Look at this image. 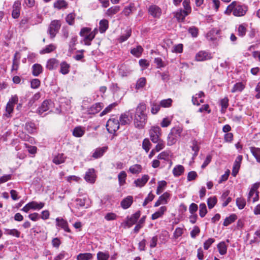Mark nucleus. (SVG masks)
<instances>
[{"instance_id": "obj_40", "label": "nucleus", "mask_w": 260, "mask_h": 260, "mask_svg": "<svg viewBox=\"0 0 260 260\" xmlns=\"http://www.w3.org/2000/svg\"><path fill=\"white\" fill-rule=\"evenodd\" d=\"M75 14L73 13L69 14L66 18V21L70 25H73L75 22Z\"/></svg>"}, {"instance_id": "obj_2", "label": "nucleus", "mask_w": 260, "mask_h": 260, "mask_svg": "<svg viewBox=\"0 0 260 260\" xmlns=\"http://www.w3.org/2000/svg\"><path fill=\"white\" fill-rule=\"evenodd\" d=\"M247 11V8L245 6L237 5L236 2H232L226 8L224 13L226 14H233L237 17L244 16Z\"/></svg>"}, {"instance_id": "obj_29", "label": "nucleus", "mask_w": 260, "mask_h": 260, "mask_svg": "<svg viewBox=\"0 0 260 260\" xmlns=\"http://www.w3.org/2000/svg\"><path fill=\"white\" fill-rule=\"evenodd\" d=\"M108 28V21L106 19H102L100 22L99 30L101 33H103Z\"/></svg>"}, {"instance_id": "obj_17", "label": "nucleus", "mask_w": 260, "mask_h": 260, "mask_svg": "<svg viewBox=\"0 0 260 260\" xmlns=\"http://www.w3.org/2000/svg\"><path fill=\"white\" fill-rule=\"evenodd\" d=\"M133 202V197L132 196H128L121 201V206L124 209H127L131 206Z\"/></svg>"}, {"instance_id": "obj_3", "label": "nucleus", "mask_w": 260, "mask_h": 260, "mask_svg": "<svg viewBox=\"0 0 260 260\" xmlns=\"http://www.w3.org/2000/svg\"><path fill=\"white\" fill-rule=\"evenodd\" d=\"M61 25V21L59 20H52L48 27L47 33L51 39H54L56 34L59 31Z\"/></svg>"}, {"instance_id": "obj_59", "label": "nucleus", "mask_w": 260, "mask_h": 260, "mask_svg": "<svg viewBox=\"0 0 260 260\" xmlns=\"http://www.w3.org/2000/svg\"><path fill=\"white\" fill-rule=\"evenodd\" d=\"M167 185V182L165 181H161L158 182V185L156 190V193L159 194L163 190V188Z\"/></svg>"}, {"instance_id": "obj_64", "label": "nucleus", "mask_w": 260, "mask_h": 260, "mask_svg": "<svg viewBox=\"0 0 260 260\" xmlns=\"http://www.w3.org/2000/svg\"><path fill=\"white\" fill-rule=\"evenodd\" d=\"M198 175L195 171H190L188 173L187 175V180L188 181H190L192 180H194L197 177Z\"/></svg>"}, {"instance_id": "obj_37", "label": "nucleus", "mask_w": 260, "mask_h": 260, "mask_svg": "<svg viewBox=\"0 0 260 260\" xmlns=\"http://www.w3.org/2000/svg\"><path fill=\"white\" fill-rule=\"evenodd\" d=\"M143 51V49L141 46H138L136 48H134L132 49L131 51V53L136 57H139L142 52Z\"/></svg>"}, {"instance_id": "obj_30", "label": "nucleus", "mask_w": 260, "mask_h": 260, "mask_svg": "<svg viewBox=\"0 0 260 260\" xmlns=\"http://www.w3.org/2000/svg\"><path fill=\"white\" fill-rule=\"evenodd\" d=\"M65 159L66 157L64 156L63 154H58L54 157L53 162L56 165H59L64 162Z\"/></svg>"}, {"instance_id": "obj_53", "label": "nucleus", "mask_w": 260, "mask_h": 260, "mask_svg": "<svg viewBox=\"0 0 260 260\" xmlns=\"http://www.w3.org/2000/svg\"><path fill=\"white\" fill-rule=\"evenodd\" d=\"M170 196V194L168 192H166L159 197V199L162 204H166L168 203Z\"/></svg>"}, {"instance_id": "obj_31", "label": "nucleus", "mask_w": 260, "mask_h": 260, "mask_svg": "<svg viewBox=\"0 0 260 260\" xmlns=\"http://www.w3.org/2000/svg\"><path fill=\"white\" fill-rule=\"evenodd\" d=\"M42 72V67L40 64H35L32 66V74L35 76H38Z\"/></svg>"}, {"instance_id": "obj_21", "label": "nucleus", "mask_w": 260, "mask_h": 260, "mask_svg": "<svg viewBox=\"0 0 260 260\" xmlns=\"http://www.w3.org/2000/svg\"><path fill=\"white\" fill-rule=\"evenodd\" d=\"M184 172V168L183 166L179 165L175 167L173 170V174L178 177L181 175Z\"/></svg>"}, {"instance_id": "obj_51", "label": "nucleus", "mask_w": 260, "mask_h": 260, "mask_svg": "<svg viewBox=\"0 0 260 260\" xmlns=\"http://www.w3.org/2000/svg\"><path fill=\"white\" fill-rule=\"evenodd\" d=\"M236 204L239 209H242L245 206L246 202L244 199L238 198L236 200Z\"/></svg>"}, {"instance_id": "obj_49", "label": "nucleus", "mask_w": 260, "mask_h": 260, "mask_svg": "<svg viewBox=\"0 0 260 260\" xmlns=\"http://www.w3.org/2000/svg\"><path fill=\"white\" fill-rule=\"evenodd\" d=\"M151 146V144L148 139L146 138L143 140L142 142V148L146 152H148L149 151Z\"/></svg>"}, {"instance_id": "obj_9", "label": "nucleus", "mask_w": 260, "mask_h": 260, "mask_svg": "<svg viewBox=\"0 0 260 260\" xmlns=\"http://www.w3.org/2000/svg\"><path fill=\"white\" fill-rule=\"evenodd\" d=\"M242 158L243 157L242 155H238L234 162L232 172V175L234 177H235L237 175V173L239 172V170L240 167V164L242 161Z\"/></svg>"}, {"instance_id": "obj_26", "label": "nucleus", "mask_w": 260, "mask_h": 260, "mask_svg": "<svg viewBox=\"0 0 260 260\" xmlns=\"http://www.w3.org/2000/svg\"><path fill=\"white\" fill-rule=\"evenodd\" d=\"M250 151L254 157L256 159V161L260 163V148L251 147H250Z\"/></svg>"}, {"instance_id": "obj_28", "label": "nucleus", "mask_w": 260, "mask_h": 260, "mask_svg": "<svg viewBox=\"0 0 260 260\" xmlns=\"http://www.w3.org/2000/svg\"><path fill=\"white\" fill-rule=\"evenodd\" d=\"M92 258V254L90 253H80L77 256V260H91Z\"/></svg>"}, {"instance_id": "obj_10", "label": "nucleus", "mask_w": 260, "mask_h": 260, "mask_svg": "<svg viewBox=\"0 0 260 260\" xmlns=\"http://www.w3.org/2000/svg\"><path fill=\"white\" fill-rule=\"evenodd\" d=\"M21 9V3L19 1H16L13 6L12 16L13 18L16 19L20 16Z\"/></svg>"}, {"instance_id": "obj_23", "label": "nucleus", "mask_w": 260, "mask_h": 260, "mask_svg": "<svg viewBox=\"0 0 260 260\" xmlns=\"http://www.w3.org/2000/svg\"><path fill=\"white\" fill-rule=\"evenodd\" d=\"M219 32L218 30L212 29L206 35V38L208 40L214 41L216 40V35H217Z\"/></svg>"}, {"instance_id": "obj_34", "label": "nucleus", "mask_w": 260, "mask_h": 260, "mask_svg": "<svg viewBox=\"0 0 260 260\" xmlns=\"http://www.w3.org/2000/svg\"><path fill=\"white\" fill-rule=\"evenodd\" d=\"M56 49V46L53 44H50L46 46L43 49L41 50L40 52V54H43L46 53H49Z\"/></svg>"}, {"instance_id": "obj_63", "label": "nucleus", "mask_w": 260, "mask_h": 260, "mask_svg": "<svg viewBox=\"0 0 260 260\" xmlns=\"http://www.w3.org/2000/svg\"><path fill=\"white\" fill-rule=\"evenodd\" d=\"M171 123V119H170L168 117H166L162 119L161 122L160 123V125L162 127H167L169 125H170Z\"/></svg>"}, {"instance_id": "obj_18", "label": "nucleus", "mask_w": 260, "mask_h": 260, "mask_svg": "<svg viewBox=\"0 0 260 260\" xmlns=\"http://www.w3.org/2000/svg\"><path fill=\"white\" fill-rule=\"evenodd\" d=\"M50 101L45 100L42 104L41 106L38 109V113L40 115H42L44 112L47 111L49 109Z\"/></svg>"}, {"instance_id": "obj_12", "label": "nucleus", "mask_w": 260, "mask_h": 260, "mask_svg": "<svg viewBox=\"0 0 260 260\" xmlns=\"http://www.w3.org/2000/svg\"><path fill=\"white\" fill-rule=\"evenodd\" d=\"M190 147L191 148V150L194 152L193 154V158L196 157L198 154V152L200 150V146L199 143L198 142L197 140L196 139H193L190 142Z\"/></svg>"}, {"instance_id": "obj_6", "label": "nucleus", "mask_w": 260, "mask_h": 260, "mask_svg": "<svg viewBox=\"0 0 260 260\" xmlns=\"http://www.w3.org/2000/svg\"><path fill=\"white\" fill-rule=\"evenodd\" d=\"M148 13L154 18H159L161 14V10L156 5H151L148 9Z\"/></svg>"}, {"instance_id": "obj_1", "label": "nucleus", "mask_w": 260, "mask_h": 260, "mask_svg": "<svg viewBox=\"0 0 260 260\" xmlns=\"http://www.w3.org/2000/svg\"><path fill=\"white\" fill-rule=\"evenodd\" d=\"M146 109V106L144 103H140L137 106L134 119L136 127L142 128L144 126L146 120V115L145 114Z\"/></svg>"}, {"instance_id": "obj_20", "label": "nucleus", "mask_w": 260, "mask_h": 260, "mask_svg": "<svg viewBox=\"0 0 260 260\" xmlns=\"http://www.w3.org/2000/svg\"><path fill=\"white\" fill-rule=\"evenodd\" d=\"M167 208L165 206L161 207L157 211L155 212L152 215V219L155 220L161 217V216H162V215L164 214Z\"/></svg>"}, {"instance_id": "obj_55", "label": "nucleus", "mask_w": 260, "mask_h": 260, "mask_svg": "<svg viewBox=\"0 0 260 260\" xmlns=\"http://www.w3.org/2000/svg\"><path fill=\"white\" fill-rule=\"evenodd\" d=\"M246 32V27L243 24H241L238 28V35L240 37L245 35Z\"/></svg>"}, {"instance_id": "obj_54", "label": "nucleus", "mask_w": 260, "mask_h": 260, "mask_svg": "<svg viewBox=\"0 0 260 260\" xmlns=\"http://www.w3.org/2000/svg\"><path fill=\"white\" fill-rule=\"evenodd\" d=\"M156 143H157V145L154 148L156 152H158L160 151L165 147V143L162 139L159 140L158 142H156Z\"/></svg>"}, {"instance_id": "obj_56", "label": "nucleus", "mask_w": 260, "mask_h": 260, "mask_svg": "<svg viewBox=\"0 0 260 260\" xmlns=\"http://www.w3.org/2000/svg\"><path fill=\"white\" fill-rule=\"evenodd\" d=\"M116 104L113 103L109 105L107 107H106L100 114L101 116H103L108 113L110 112L111 110L116 106Z\"/></svg>"}, {"instance_id": "obj_35", "label": "nucleus", "mask_w": 260, "mask_h": 260, "mask_svg": "<svg viewBox=\"0 0 260 260\" xmlns=\"http://www.w3.org/2000/svg\"><path fill=\"white\" fill-rule=\"evenodd\" d=\"M237 219V216L236 215L233 214L231 215L230 216L226 217L223 222V225L224 226H228L232 222H234Z\"/></svg>"}, {"instance_id": "obj_62", "label": "nucleus", "mask_w": 260, "mask_h": 260, "mask_svg": "<svg viewBox=\"0 0 260 260\" xmlns=\"http://www.w3.org/2000/svg\"><path fill=\"white\" fill-rule=\"evenodd\" d=\"M117 216L114 213H108L105 216V219L107 221L113 220L116 219Z\"/></svg>"}, {"instance_id": "obj_4", "label": "nucleus", "mask_w": 260, "mask_h": 260, "mask_svg": "<svg viewBox=\"0 0 260 260\" xmlns=\"http://www.w3.org/2000/svg\"><path fill=\"white\" fill-rule=\"evenodd\" d=\"M119 120L112 118L108 120L106 124V128L109 133L113 134L119 129Z\"/></svg>"}, {"instance_id": "obj_22", "label": "nucleus", "mask_w": 260, "mask_h": 260, "mask_svg": "<svg viewBox=\"0 0 260 260\" xmlns=\"http://www.w3.org/2000/svg\"><path fill=\"white\" fill-rule=\"evenodd\" d=\"M85 133L84 128L81 126H77L76 127L73 131V135L74 136L76 137H81Z\"/></svg>"}, {"instance_id": "obj_16", "label": "nucleus", "mask_w": 260, "mask_h": 260, "mask_svg": "<svg viewBox=\"0 0 260 260\" xmlns=\"http://www.w3.org/2000/svg\"><path fill=\"white\" fill-rule=\"evenodd\" d=\"M108 147L107 146L98 148L92 154V157L95 159L102 157L104 153L107 150Z\"/></svg>"}, {"instance_id": "obj_60", "label": "nucleus", "mask_w": 260, "mask_h": 260, "mask_svg": "<svg viewBox=\"0 0 260 260\" xmlns=\"http://www.w3.org/2000/svg\"><path fill=\"white\" fill-rule=\"evenodd\" d=\"M155 196L150 192L148 196L145 198L143 203V206H145L147 205V204L150 202H151L154 198Z\"/></svg>"}, {"instance_id": "obj_25", "label": "nucleus", "mask_w": 260, "mask_h": 260, "mask_svg": "<svg viewBox=\"0 0 260 260\" xmlns=\"http://www.w3.org/2000/svg\"><path fill=\"white\" fill-rule=\"evenodd\" d=\"M182 131L183 127L179 125H177L172 127L170 133L173 134V135L175 136L176 137L178 138L181 136V134Z\"/></svg>"}, {"instance_id": "obj_47", "label": "nucleus", "mask_w": 260, "mask_h": 260, "mask_svg": "<svg viewBox=\"0 0 260 260\" xmlns=\"http://www.w3.org/2000/svg\"><path fill=\"white\" fill-rule=\"evenodd\" d=\"M120 10V7L115 6L108 9L107 11V14L108 15H113L116 14Z\"/></svg>"}, {"instance_id": "obj_13", "label": "nucleus", "mask_w": 260, "mask_h": 260, "mask_svg": "<svg viewBox=\"0 0 260 260\" xmlns=\"http://www.w3.org/2000/svg\"><path fill=\"white\" fill-rule=\"evenodd\" d=\"M56 221L57 222L56 225L57 226L63 229L66 232L69 233L71 232V230L68 227V224L66 220H64L63 218H57L56 219Z\"/></svg>"}, {"instance_id": "obj_41", "label": "nucleus", "mask_w": 260, "mask_h": 260, "mask_svg": "<svg viewBox=\"0 0 260 260\" xmlns=\"http://www.w3.org/2000/svg\"><path fill=\"white\" fill-rule=\"evenodd\" d=\"M173 100L170 99H167L161 100L159 104L161 107L163 108H169L172 106Z\"/></svg>"}, {"instance_id": "obj_32", "label": "nucleus", "mask_w": 260, "mask_h": 260, "mask_svg": "<svg viewBox=\"0 0 260 260\" xmlns=\"http://www.w3.org/2000/svg\"><path fill=\"white\" fill-rule=\"evenodd\" d=\"M5 234L8 235H11L16 237H19L20 235V232L15 229H5Z\"/></svg>"}, {"instance_id": "obj_45", "label": "nucleus", "mask_w": 260, "mask_h": 260, "mask_svg": "<svg viewBox=\"0 0 260 260\" xmlns=\"http://www.w3.org/2000/svg\"><path fill=\"white\" fill-rule=\"evenodd\" d=\"M84 44L87 46H89L91 44L90 42L94 38V34H91V32L88 34V35L84 36Z\"/></svg>"}, {"instance_id": "obj_57", "label": "nucleus", "mask_w": 260, "mask_h": 260, "mask_svg": "<svg viewBox=\"0 0 260 260\" xmlns=\"http://www.w3.org/2000/svg\"><path fill=\"white\" fill-rule=\"evenodd\" d=\"M217 203V199L215 197L210 198L208 199L207 204L209 209L214 207Z\"/></svg>"}, {"instance_id": "obj_48", "label": "nucleus", "mask_w": 260, "mask_h": 260, "mask_svg": "<svg viewBox=\"0 0 260 260\" xmlns=\"http://www.w3.org/2000/svg\"><path fill=\"white\" fill-rule=\"evenodd\" d=\"M108 252H103L100 251L97 253L98 260H108L109 258Z\"/></svg>"}, {"instance_id": "obj_43", "label": "nucleus", "mask_w": 260, "mask_h": 260, "mask_svg": "<svg viewBox=\"0 0 260 260\" xmlns=\"http://www.w3.org/2000/svg\"><path fill=\"white\" fill-rule=\"evenodd\" d=\"M151 113L153 114H155L159 111L161 106L160 105V104L153 102L151 104Z\"/></svg>"}, {"instance_id": "obj_36", "label": "nucleus", "mask_w": 260, "mask_h": 260, "mask_svg": "<svg viewBox=\"0 0 260 260\" xmlns=\"http://www.w3.org/2000/svg\"><path fill=\"white\" fill-rule=\"evenodd\" d=\"M28 204L31 209H41L44 206V203L42 202L38 203L32 201L28 203Z\"/></svg>"}, {"instance_id": "obj_24", "label": "nucleus", "mask_w": 260, "mask_h": 260, "mask_svg": "<svg viewBox=\"0 0 260 260\" xmlns=\"http://www.w3.org/2000/svg\"><path fill=\"white\" fill-rule=\"evenodd\" d=\"M68 3L64 0H58L54 3L53 6L57 9H65L68 7Z\"/></svg>"}, {"instance_id": "obj_39", "label": "nucleus", "mask_w": 260, "mask_h": 260, "mask_svg": "<svg viewBox=\"0 0 260 260\" xmlns=\"http://www.w3.org/2000/svg\"><path fill=\"white\" fill-rule=\"evenodd\" d=\"M70 66L66 62H62L60 63V72L63 74H67L69 72Z\"/></svg>"}, {"instance_id": "obj_7", "label": "nucleus", "mask_w": 260, "mask_h": 260, "mask_svg": "<svg viewBox=\"0 0 260 260\" xmlns=\"http://www.w3.org/2000/svg\"><path fill=\"white\" fill-rule=\"evenodd\" d=\"M96 175L93 169H89L86 172L84 179L87 182L93 183L95 181Z\"/></svg>"}, {"instance_id": "obj_14", "label": "nucleus", "mask_w": 260, "mask_h": 260, "mask_svg": "<svg viewBox=\"0 0 260 260\" xmlns=\"http://www.w3.org/2000/svg\"><path fill=\"white\" fill-rule=\"evenodd\" d=\"M103 107L102 103H98L93 105L87 110V112L89 114H95L102 109Z\"/></svg>"}, {"instance_id": "obj_27", "label": "nucleus", "mask_w": 260, "mask_h": 260, "mask_svg": "<svg viewBox=\"0 0 260 260\" xmlns=\"http://www.w3.org/2000/svg\"><path fill=\"white\" fill-rule=\"evenodd\" d=\"M142 167L140 165L135 164L131 166L129 168V172L132 174H139L142 171Z\"/></svg>"}, {"instance_id": "obj_19", "label": "nucleus", "mask_w": 260, "mask_h": 260, "mask_svg": "<svg viewBox=\"0 0 260 260\" xmlns=\"http://www.w3.org/2000/svg\"><path fill=\"white\" fill-rule=\"evenodd\" d=\"M189 12L184 10H180L175 13V17L179 21H183Z\"/></svg>"}, {"instance_id": "obj_33", "label": "nucleus", "mask_w": 260, "mask_h": 260, "mask_svg": "<svg viewBox=\"0 0 260 260\" xmlns=\"http://www.w3.org/2000/svg\"><path fill=\"white\" fill-rule=\"evenodd\" d=\"M178 138L175 136L173 135V134L169 133L168 137H167V145L169 146H172L175 144L177 141Z\"/></svg>"}, {"instance_id": "obj_8", "label": "nucleus", "mask_w": 260, "mask_h": 260, "mask_svg": "<svg viewBox=\"0 0 260 260\" xmlns=\"http://www.w3.org/2000/svg\"><path fill=\"white\" fill-rule=\"evenodd\" d=\"M211 58V54L205 51H200L196 55V60L198 61H203Z\"/></svg>"}, {"instance_id": "obj_46", "label": "nucleus", "mask_w": 260, "mask_h": 260, "mask_svg": "<svg viewBox=\"0 0 260 260\" xmlns=\"http://www.w3.org/2000/svg\"><path fill=\"white\" fill-rule=\"evenodd\" d=\"M126 174L124 171H121L118 175V181L120 185H123L125 182Z\"/></svg>"}, {"instance_id": "obj_5", "label": "nucleus", "mask_w": 260, "mask_h": 260, "mask_svg": "<svg viewBox=\"0 0 260 260\" xmlns=\"http://www.w3.org/2000/svg\"><path fill=\"white\" fill-rule=\"evenodd\" d=\"M161 129L158 126H153L149 131V136L151 141L153 143H156L160 140Z\"/></svg>"}, {"instance_id": "obj_50", "label": "nucleus", "mask_w": 260, "mask_h": 260, "mask_svg": "<svg viewBox=\"0 0 260 260\" xmlns=\"http://www.w3.org/2000/svg\"><path fill=\"white\" fill-rule=\"evenodd\" d=\"M199 214L201 217H203L205 216L207 212L206 204L202 203L200 205Z\"/></svg>"}, {"instance_id": "obj_38", "label": "nucleus", "mask_w": 260, "mask_h": 260, "mask_svg": "<svg viewBox=\"0 0 260 260\" xmlns=\"http://www.w3.org/2000/svg\"><path fill=\"white\" fill-rule=\"evenodd\" d=\"M217 248L220 254L224 255L226 253L227 247L224 242L219 243L217 245Z\"/></svg>"}, {"instance_id": "obj_52", "label": "nucleus", "mask_w": 260, "mask_h": 260, "mask_svg": "<svg viewBox=\"0 0 260 260\" xmlns=\"http://www.w3.org/2000/svg\"><path fill=\"white\" fill-rule=\"evenodd\" d=\"M146 79L145 78H140L136 84V88L138 89L143 88L146 84Z\"/></svg>"}, {"instance_id": "obj_58", "label": "nucleus", "mask_w": 260, "mask_h": 260, "mask_svg": "<svg viewBox=\"0 0 260 260\" xmlns=\"http://www.w3.org/2000/svg\"><path fill=\"white\" fill-rule=\"evenodd\" d=\"M131 30H127L126 34L122 35L119 38V42L122 43V42H123L127 40L128 39V38L131 36Z\"/></svg>"}, {"instance_id": "obj_15", "label": "nucleus", "mask_w": 260, "mask_h": 260, "mask_svg": "<svg viewBox=\"0 0 260 260\" xmlns=\"http://www.w3.org/2000/svg\"><path fill=\"white\" fill-rule=\"evenodd\" d=\"M59 61L55 58H50L47 61L46 68L49 70H53L56 68Z\"/></svg>"}, {"instance_id": "obj_61", "label": "nucleus", "mask_w": 260, "mask_h": 260, "mask_svg": "<svg viewBox=\"0 0 260 260\" xmlns=\"http://www.w3.org/2000/svg\"><path fill=\"white\" fill-rule=\"evenodd\" d=\"M134 8L133 4H130L129 6L125 7L122 11L123 14L125 16L129 15Z\"/></svg>"}, {"instance_id": "obj_44", "label": "nucleus", "mask_w": 260, "mask_h": 260, "mask_svg": "<svg viewBox=\"0 0 260 260\" xmlns=\"http://www.w3.org/2000/svg\"><path fill=\"white\" fill-rule=\"evenodd\" d=\"M244 88V85L241 83L239 82L235 84L232 90V92H240Z\"/></svg>"}, {"instance_id": "obj_42", "label": "nucleus", "mask_w": 260, "mask_h": 260, "mask_svg": "<svg viewBox=\"0 0 260 260\" xmlns=\"http://www.w3.org/2000/svg\"><path fill=\"white\" fill-rule=\"evenodd\" d=\"M129 119L128 115L125 113L122 114L119 118V124L121 125H126L129 122Z\"/></svg>"}, {"instance_id": "obj_11", "label": "nucleus", "mask_w": 260, "mask_h": 260, "mask_svg": "<svg viewBox=\"0 0 260 260\" xmlns=\"http://www.w3.org/2000/svg\"><path fill=\"white\" fill-rule=\"evenodd\" d=\"M149 177L148 175H144L141 178H138L135 180L134 184L136 187H142L148 181Z\"/></svg>"}]
</instances>
